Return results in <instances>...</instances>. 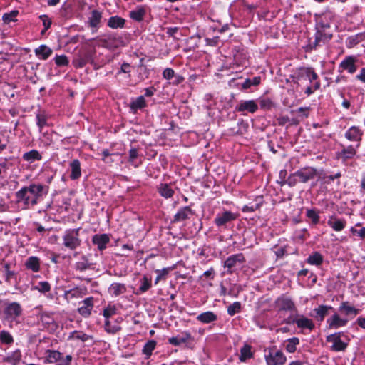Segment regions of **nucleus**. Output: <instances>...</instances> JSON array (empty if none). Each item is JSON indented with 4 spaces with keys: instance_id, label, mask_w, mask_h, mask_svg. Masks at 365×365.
I'll use <instances>...</instances> for the list:
<instances>
[{
    "instance_id": "4be33fe9",
    "label": "nucleus",
    "mask_w": 365,
    "mask_h": 365,
    "mask_svg": "<svg viewBox=\"0 0 365 365\" xmlns=\"http://www.w3.org/2000/svg\"><path fill=\"white\" fill-rule=\"evenodd\" d=\"M192 215V211L189 206H185L180 209L173 217L174 222H179L184 221L189 218L190 215Z\"/></svg>"
},
{
    "instance_id": "aec40b11",
    "label": "nucleus",
    "mask_w": 365,
    "mask_h": 365,
    "mask_svg": "<svg viewBox=\"0 0 365 365\" xmlns=\"http://www.w3.org/2000/svg\"><path fill=\"white\" fill-rule=\"evenodd\" d=\"M93 264L89 262L87 256L82 255L79 260L74 264V269L76 271L79 272H85L91 268Z\"/></svg>"
},
{
    "instance_id": "20e7f679",
    "label": "nucleus",
    "mask_w": 365,
    "mask_h": 365,
    "mask_svg": "<svg viewBox=\"0 0 365 365\" xmlns=\"http://www.w3.org/2000/svg\"><path fill=\"white\" fill-rule=\"evenodd\" d=\"M274 306L278 312H289L291 314L297 312V307L292 299L285 294H282L276 299Z\"/></svg>"
},
{
    "instance_id": "f257e3e1",
    "label": "nucleus",
    "mask_w": 365,
    "mask_h": 365,
    "mask_svg": "<svg viewBox=\"0 0 365 365\" xmlns=\"http://www.w3.org/2000/svg\"><path fill=\"white\" fill-rule=\"evenodd\" d=\"M48 191V186L32 183L17 191L16 199L18 202H22L25 206H34L43 198V195H47Z\"/></svg>"
},
{
    "instance_id": "052dcab7",
    "label": "nucleus",
    "mask_w": 365,
    "mask_h": 365,
    "mask_svg": "<svg viewBox=\"0 0 365 365\" xmlns=\"http://www.w3.org/2000/svg\"><path fill=\"white\" fill-rule=\"evenodd\" d=\"M299 182V178L296 175V172L292 175H290L284 183L287 184L289 187H294L297 185V183Z\"/></svg>"
},
{
    "instance_id": "f704fd0d",
    "label": "nucleus",
    "mask_w": 365,
    "mask_h": 365,
    "mask_svg": "<svg viewBox=\"0 0 365 365\" xmlns=\"http://www.w3.org/2000/svg\"><path fill=\"white\" fill-rule=\"evenodd\" d=\"M102 19V14L98 10H93L91 12V15L88 19V24L91 27L97 28L98 27L101 20Z\"/></svg>"
},
{
    "instance_id": "0e129e2a",
    "label": "nucleus",
    "mask_w": 365,
    "mask_h": 365,
    "mask_svg": "<svg viewBox=\"0 0 365 365\" xmlns=\"http://www.w3.org/2000/svg\"><path fill=\"white\" fill-rule=\"evenodd\" d=\"M116 312V309L114 306H108L103 309V316L108 319L109 317L115 314Z\"/></svg>"
},
{
    "instance_id": "bb28decb",
    "label": "nucleus",
    "mask_w": 365,
    "mask_h": 365,
    "mask_svg": "<svg viewBox=\"0 0 365 365\" xmlns=\"http://www.w3.org/2000/svg\"><path fill=\"white\" fill-rule=\"evenodd\" d=\"M36 56L41 60H46L51 56L53 51L46 45H41L34 50Z\"/></svg>"
},
{
    "instance_id": "72a5a7b5",
    "label": "nucleus",
    "mask_w": 365,
    "mask_h": 365,
    "mask_svg": "<svg viewBox=\"0 0 365 365\" xmlns=\"http://www.w3.org/2000/svg\"><path fill=\"white\" fill-rule=\"evenodd\" d=\"M62 354L56 350H47L46 351V361L49 364L56 363L61 360Z\"/></svg>"
},
{
    "instance_id": "412c9836",
    "label": "nucleus",
    "mask_w": 365,
    "mask_h": 365,
    "mask_svg": "<svg viewBox=\"0 0 365 365\" xmlns=\"http://www.w3.org/2000/svg\"><path fill=\"white\" fill-rule=\"evenodd\" d=\"M110 241V237L106 234L95 235L93 237L92 242L94 245H97L100 250H103L106 248L107 244Z\"/></svg>"
},
{
    "instance_id": "7ed1b4c3",
    "label": "nucleus",
    "mask_w": 365,
    "mask_h": 365,
    "mask_svg": "<svg viewBox=\"0 0 365 365\" xmlns=\"http://www.w3.org/2000/svg\"><path fill=\"white\" fill-rule=\"evenodd\" d=\"M80 230L81 228L68 229L64 232L62 240L63 245L66 248L73 250L81 245V240L79 238Z\"/></svg>"
},
{
    "instance_id": "0eeeda50",
    "label": "nucleus",
    "mask_w": 365,
    "mask_h": 365,
    "mask_svg": "<svg viewBox=\"0 0 365 365\" xmlns=\"http://www.w3.org/2000/svg\"><path fill=\"white\" fill-rule=\"evenodd\" d=\"M4 306V313L7 319L14 320L21 316L23 309L19 303L7 302Z\"/></svg>"
},
{
    "instance_id": "bf43d9fd",
    "label": "nucleus",
    "mask_w": 365,
    "mask_h": 365,
    "mask_svg": "<svg viewBox=\"0 0 365 365\" xmlns=\"http://www.w3.org/2000/svg\"><path fill=\"white\" fill-rule=\"evenodd\" d=\"M55 63L58 66H66L68 64V60L66 56L61 55L55 57Z\"/></svg>"
},
{
    "instance_id": "774afa93",
    "label": "nucleus",
    "mask_w": 365,
    "mask_h": 365,
    "mask_svg": "<svg viewBox=\"0 0 365 365\" xmlns=\"http://www.w3.org/2000/svg\"><path fill=\"white\" fill-rule=\"evenodd\" d=\"M351 232L361 238H365V227H362L359 230H356L354 227H351Z\"/></svg>"
},
{
    "instance_id": "6ab92c4d",
    "label": "nucleus",
    "mask_w": 365,
    "mask_h": 365,
    "mask_svg": "<svg viewBox=\"0 0 365 365\" xmlns=\"http://www.w3.org/2000/svg\"><path fill=\"white\" fill-rule=\"evenodd\" d=\"M331 38V34H328L324 33L323 31H317L315 34L314 41L312 43H310L309 46L312 48H316L318 46H320L321 43H326Z\"/></svg>"
},
{
    "instance_id": "864d4df0",
    "label": "nucleus",
    "mask_w": 365,
    "mask_h": 365,
    "mask_svg": "<svg viewBox=\"0 0 365 365\" xmlns=\"http://www.w3.org/2000/svg\"><path fill=\"white\" fill-rule=\"evenodd\" d=\"M151 287V279L147 277H143L141 279V284L138 289V293H144Z\"/></svg>"
},
{
    "instance_id": "9b49d317",
    "label": "nucleus",
    "mask_w": 365,
    "mask_h": 365,
    "mask_svg": "<svg viewBox=\"0 0 365 365\" xmlns=\"http://www.w3.org/2000/svg\"><path fill=\"white\" fill-rule=\"evenodd\" d=\"M237 217V214L231 211H225L216 216L215 223L217 227H226L227 223L235 220Z\"/></svg>"
},
{
    "instance_id": "4468645a",
    "label": "nucleus",
    "mask_w": 365,
    "mask_h": 365,
    "mask_svg": "<svg viewBox=\"0 0 365 365\" xmlns=\"http://www.w3.org/2000/svg\"><path fill=\"white\" fill-rule=\"evenodd\" d=\"M287 358L281 351L270 352L266 356V361L267 365H284Z\"/></svg>"
},
{
    "instance_id": "1a4fd4ad",
    "label": "nucleus",
    "mask_w": 365,
    "mask_h": 365,
    "mask_svg": "<svg viewBox=\"0 0 365 365\" xmlns=\"http://www.w3.org/2000/svg\"><path fill=\"white\" fill-rule=\"evenodd\" d=\"M364 131L358 126L350 127L345 133V138L349 141L356 142V148H359L362 140Z\"/></svg>"
},
{
    "instance_id": "e2e57ef3",
    "label": "nucleus",
    "mask_w": 365,
    "mask_h": 365,
    "mask_svg": "<svg viewBox=\"0 0 365 365\" xmlns=\"http://www.w3.org/2000/svg\"><path fill=\"white\" fill-rule=\"evenodd\" d=\"M341 176V173L340 172L336 173L334 175H325L322 178V180L324 183L329 184L331 181L335 179H339Z\"/></svg>"
},
{
    "instance_id": "6e6d98bb",
    "label": "nucleus",
    "mask_w": 365,
    "mask_h": 365,
    "mask_svg": "<svg viewBox=\"0 0 365 365\" xmlns=\"http://www.w3.org/2000/svg\"><path fill=\"white\" fill-rule=\"evenodd\" d=\"M47 118L44 113H38L36 114V123L40 131L46 125Z\"/></svg>"
},
{
    "instance_id": "a18cd8bd",
    "label": "nucleus",
    "mask_w": 365,
    "mask_h": 365,
    "mask_svg": "<svg viewBox=\"0 0 365 365\" xmlns=\"http://www.w3.org/2000/svg\"><path fill=\"white\" fill-rule=\"evenodd\" d=\"M299 344V340L297 337L289 339L285 341V349L289 353H294L297 350V346Z\"/></svg>"
},
{
    "instance_id": "3c124183",
    "label": "nucleus",
    "mask_w": 365,
    "mask_h": 365,
    "mask_svg": "<svg viewBox=\"0 0 365 365\" xmlns=\"http://www.w3.org/2000/svg\"><path fill=\"white\" fill-rule=\"evenodd\" d=\"M4 276L6 282H10L11 279L16 276V272L11 270L10 264L9 263L4 265Z\"/></svg>"
},
{
    "instance_id": "8fccbe9b",
    "label": "nucleus",
    "mask_w": 365,
    "mask_h": 365,
    "mask_svg": "<svg viewBox=\"0 0 365 365\" xmlns=\"http://www.w3.org/2000/svg\"><path fill=\"white\" fill-rule=\"evenodd\" d=\"M104 329L106 332L114 334L118 332L121 327L119 325L112 324L108 319H106L104 324Z\"/></svg>"
},
{
    "instance_id": "e433bc0d",
    "label": "nucleus",
    "mask_w": 365,
    "mask_h": 365,
    "mask_svg": "<svg viewBox=\"0 0 365 365\" xmlns=\"http://www.w3.org/2000/svg\"><path fill=\"white\" fill-rule=\"evenodd\" d=\"M23 159L25 161L31 163L35 160H41L42 159V156L38 150H31L29 152L25 153L23 155Z\"/></svg>"
},
{
    "instance_id": "de8ad7c7",
    "label": "nucleus",
    "mask_w": 365,
    "mask_h": 365,
    "mask_svg": "<svg viewBox=\"0 0 365 365\" xmlns=\"http://www.w3.org/2000/svg\"><path fill=\"white\" fill-rule=\"evenodd\" d=\"M0 342L4 344L11 345L14 342L12 335L6 330L0 331Z\"/></svg>"
},
{
    "instance_id": "49530a36",
    "label": "nucleus",
    "mask_w": 365,
    "mask_h": 365,
    "mask_svg": "<svg viewBox=\"0 0 365 365\" xmlns=\"http://www.w3.org/2000/svg\"><path fill=\"white\" fill-rule=\"evenodd\" d=\"M18 14L19 11L17 10H13L9 13L4 14L2 20L6 24H9L11 22H16L17 21L16 16Z\"/></svg>"
},
{
    "instance_id": "c85d7f7f",
    "label": "nucleus",
    "mask_w": 365,
    "mask_h": 365,
    "mask_svg": "<svg viewBox=\"0 0 365 365\" xmlns=\"http://www.w3.org/2000/svg\"><path fill=\"white\" fill-rule=\"evenodd\" d=\"M127 290L126 286L121 283H113L108 288V292L114 297L124 294Z\"/></svg>"
},
{
    "instance_id": "c03bdc74",
    "label": "nucleus",
    "mask_w": 365,
    "mask_h": 365,
    "mask_svg": "<svg viewBox=\"0 0 365 365\" xmlns=\"http://www.w3.org/2000/svg\"><path fill=\"white\" fill-rule=\"evenodd\" d=\"M156 341L154 340H149L144 345L142 352L146 356V359H149L152 355L153 351L155 349Z\"/></svg>"
},
{
    "instance_id": "393cba45",
    "label": "nucleus",
    "mask_w": 365,
    "mask_h": 365,
    "mask_svg": "<svg viewBox=\"0 0 365 365\" xmlns=\"http://www.w3.org/2000/svg\"><path fill=\"white\" fill-rule=\"evenodd\" d=\"M327 224L334 230L340 232L346 227V220L343 219H338L331 216L327 222Z\"/></svg>"
},
{
    "instance_id": "2f4dec72",
    "label": "nucleus",
    "mask_w": 365,
    "mask_h": 365,
    "mask_svg": "<svg viewBox=\"0 0 365 365\" xmlns=\"http://www.w3.org/2000/svg\"><path fill=\"white\" fill-rule=\"evenodd\" d=\"M125 20L118 16H111L108 21V26L111 29L123 28L125 26Z\"/></svg>"
},
{
    "instance_id": "423d86ee",
    "label": "nucleus",
    "mask_w": 365,
    "mask_h": 365,
    "mask_svg": "<svg viewBox=\"0 0 365 365\" xmlns=\"http://www.w3.org/2000/svg\"><path fill=\"white\" fill-rule=\"evenodd\" d=\"M287 324H296L298 328L302 329L312 330L314 327V324L312 319L304 317V315H299L297 312L295 314H290L286 319Z\"/></svg>"
},
{
    "instance_id": "79ce46f5",
    "label": "nucleus",
    "mask_w": 365,
    "mask_h": 365,
    "mask_svg": "<svg viewBox=\"0 0 365 365\" xmlns=\"http://www.w3.org/2000/svg\"><path fill=\"white\" fill-rule=\"evenodd\" d=\"M158 192L161 196L165 198L171 197L174 194V190L168 184H160L158 187Z\"/></svg>"
},
{
    "instance_id": "c9c22d12",
    "label": "nucleus",
    "mask_w": 365,
    "mask_h": 365,
    "mask_svg": "<svg viewBox=\"0 0 365 365\" xmlns=\"http://www.w3.org/2000/svg\"><path fill=\"white\" fill-rule=\"evenodd\" d=\"M86 289L81 288H74L65 292V297L67 299L81 298L86 294Z\"/></svg>"
},
{
    "instance_id": "c756f323",
    "label": "nucleus",
    "mask_w": 365,
    "mask_h": 365,
    "mask_svg": "<svg viewBox=\"0 0 365 365\" xmlns=\"http://www.w3.org/2000/svg\"><path fill=\"white\" fill-rule=\"evenodd\" d=\"M147 106V103L143 96H138L130 102V108L133 112L141 110Z\"/></svg>"
},
{
    "instance_id": "13d9d810",
    "label": "nucleus",
    "mask_w": 365,
    "mask_h": 365,
    "mask_svg": "<svg viewBox=\"0 0 365 365\" xmlns=\"http://www.w3.org/2000/svg\"><path fill=\"white\" fill-rule=\"evenodd\" d=\"M36 289L38 290L40 292L46 293L51 290V285L46 281L40 282L36 287Z\"/></svg>"
},
{
    "instance_id": "473e14b6",
    "label": "nucleus",
    "mask_w": 365,
    "mask_h": 365,
    "mask_svg": "<svg viewBox=\"0 0 365 365\" xmlns=\"http://www.w3.org/2000/svg\"><path fill=\"white\" fill-rule=\"evenodd\" d=\"M25 266L28 269L36 272L40 269V260L37 257H30L25 263Z\"/></svg>"
},
{
    "instance_id": "9d476101",
    "label": "nucleus",
    "mask_w": 365,
    "mask_h": 365,
    "mask_svg": "<svg viewBox=\"0 0 365 365\" xmlns=\"http://www.w3.org/2000/svg\"><path fill=\"white\" fill-rule=\"evenodd\" d=\"M349 322L348 318L341 317L338 313L335 312L327 320L329 329H336L342 327H345Z\"/></svg>"
},
{
    "instance_id": "b1692460",
    "label": "nucleus",
    "mask_w": 365,
    "mask_h": 365,
    "mask_svg": "<svg viewBox=\"0 0 365 365\" xmlns=\"http://www.w3.org/2000/svg\"><path fill=\"white\" fill-rule=\"evenodd\" d=\"M197 320L202 324H209L217 320V315L213 312L207 311L197 315Z\"/></svg>"
},
{
    "instance_id": "39448f33",
    "label": "nucleus",
    "mask_w": 365,
    "mask_h": 365,
    "mask_svg": "<svg viewBox=\"0 0 365 365\" xmlns=\"http://www.w3.org/2000/svg\"><path fill=\"white\" fill-rule=\"evenodd\" d=\"M342 337L347 339L343 332H336L327 336V341L331 344V351H343L346 349L348 343L343 341Z\"/></svg>"
},
{
    "instance_id": "ddd939ff",
    "label": "nucleus",
    "mask_w": 365,
    "mask_h": 365,
    "mask_svg": "<svg viewBox=\"0 0 365 365\" xmlns=\"http://www.w3.org/2000/svg\"><path fill=\"white\" fill-rule=\"evenodd\" d=\"M356 58L353 56H349L340 63L339 71H347L349 73H354L356 71L357 67L356 66Z\"/></svg>"
},
{
    "instance_id": "5fc2aeb1",
    "label": "nucleus",
    "mask_w": 365,
    "mask_h": 365,
    "mask_svg": "<svg viewBox=\"0 0 365 365\" xmlns=\"http://www.w3.org/2000/svg\"><path fill=\"white\" fill-rule=\"evenodd\" d=\"M241 303L240 302H235L228 306L227 313L230 316H234L235 314L241 312Z\"/></svg>"
},
{
    "instance_id": "09e8293b",
    "label": "nucleus",
    "mask_w": 365,
    "mask_h": 365,
    "mask_svg": "<svg viewBox=\"0 0 365 365\" xmlns=\"http://www.w3.org/2000/svg\"><path fill=\"white\" fill-rule=\"evenodd\" d=\"M21 358V354L19 349H17L11 353L6 359V361L14 365L19 362Z\"/></svg>"
},
{
    "instance_id": "7c9ffc66",
    "label": "nucleus",
    "mask_w": 365,
    "mask_h": 365,
    "mask_svg": "<svg viewBox=\"0 0 365 365\" xmlns=\"http://www.w3.org/2000/svg\"><path fill=\"white\" fill-rule=\"evenodd\" d=\"M116 41L117 38L110 35L107 38L101 39L99 41V45L106 48L114 49L118 47Z\"/></svg>"
},
{
    "instance_id": "5701e85b",
    "label": "nucleus",
    "mask_w": 365,
    "mask_h": 365,
    "mask_svg": "<svg viewBox=\"0 0 365 365\" xmlns=\"http://www.w3.org/2000/svg\"><path fill=\"white\" fill-rule=\"evenodd\" d=\"M191 339V335L189 332H182L180 334L173 336L168 339V342L174 346H180L182 344L187 342Z\"/></svg>"
},
{
    "instance_id": "a211bd4d",
    "label": "nucleus",
    "mask_w": 365,
    "mask_h": 365,
    "mask_svg": "<svg viewBox=\"0 0 365 365\" xmlns=\"http://www.w3.org/2000/svg\"><path fill=\"white\" fill-rule=\"evenodd\" d=\"M296 175L299 178L301 182H307L309 180L314 179L316 176V170L312 168H307L296 172Z\"/></svg>"
},
{
    "instance_id": "4c0bfd02",
    "label": "nucleus",
    "mask_w": 365,
    "mask_h": 365,
    "mask_svg": "<svg viewBox=\"0 0 365 365\" xmlns=\"http://www.w3.org/2000/svg\"><path fill=\"white\" fill-rule=\"evenodd\" d=\"M145 14V9L140 6L136 8V9L130 11V17L136 21H140L143 19V17Z\"/></svg>"
},
{
    "instance_id": "dca6fc26",
    "label": "nucleus",
    "mask_w": 365,
    "mask_h": 365,
    "mask_svg": "<svg viewBox=\"0 0 365 365\" xmlns=\"http://www.w3.org/2000/svg\"><path fill=\"white\" fill-rule=\"evenodd\" d=\"M258 109V106L253 100L241 101L235 107V110L238 112L244 113L247 111L254 113Z\"/></svg>"
},
{
    "instance_id": "4d7b16f0",
    "label": "nucleus",
    "mask_w": 365,
    "mask_h": 365,
    "mask_svg": "<svg viewBox=\"0 0 365 365\" xmlns=\"http://www.w3.org/2000/svg\"><path fill=\"white\" fill-rule=\"evenodd\" d=\"M89 57L86 56L84 57H78L73 60V65L76 68H83L88 62Z\"/></svg>"
},
{
    "instance_id": "338daca9",
    "label": "nucleus",
    "mask_w": 365,
    "mask_h": 365,
    "mask_svg": "<svg viewBox=\"0 0 365 365\" xmlns=\"http://www.w3.org/2000/svg\"><path fill=\"white\" fill-rule=\"evenodd\" d=\"M155 272L158 273V276L155 279V284H157L162 279L165 277L168 271L167 269H163L162 270L157 269Z\"/></svg>"
},
{
    "instance_id": "cd10ccee",
    "label": "nucleus",
    "mask_w": 365,
    "mask_h": 365,
    "mask_svg": "<svg viewBox=\"0 0 365 365\" xmlns=\"http://www.w3.org/2000/svg\"><path fill=\"white\" fill-rule=\"evenodd\" d=\"M71 180H77L81 176V169L80 161L77 159L73 160L70 163Z\"/></svg>"
},
{
    "instance_id": "ea45409f",
    "label": "nucleus",
    "mask_w": 365,
    "mask_h": 365,
    "mask_svg": "<svg viewBox=\"0 0 365 365\" xmlns=\"http://www.w3.org/2000/svg\"><path fill=\"white\" fill-rule=\"evenodd\" d=\"M356 147L353 145H349L346 148L344 147L341 150V152L340 153L341 158L344 160L353 158L356 153Z\"/></svg>"
},
{
    "instance_id": "6e6552de",
    "label": "nucleus",
    "mask_w": 365,
    "mask_h": 365,
    "mask_svg": "<svg viewBox=\"0 0 365 365\" xmlns=\"http://www.w3.org/2000/svg\"><path fill=\"white\" fill-rule=\"evenodd\" d=\"M94 307V299L89 297L78 302V312L83 317H89Z\"/></svg>"
},
{
    "instance_id": "a19ab883",
    "label": "nucleus",
    "mask_w": 365,
    "mask_h": 365,
    "mask_svg": "<svg viewBox=\"0 0 365 365\" xmlns=\"http://www.w3.org/2000/svg\"><path fill=\"white\" fill-rule=\"evenodd\" d=\"M307 262L309 264L319 266L323 262V257L319 252H315L309 256Z\"/></svg>"
},
{
    "instance_id": "37998d69",
    "label": "nucleus",
    "mask_w": 365,
    "mask_h": 365,
    "mask_svg": "<svg viewBox=\"0 0 365 365\" xmlns=\"http://www.w3.org/2000/svg\"><path fill=\"white\" fill-rule=\"evenodd\" d=\"M251 346L245 344L240 349V355L239 359L241 361H245L247 359L252 357V352L251 351Z\"/></svg>"
},
{
    "instance_id": "f8f14e48",
    "label": "nucleus",
    "mask_w": 365,
    "mask_h": 365,
    "mask_svg": "<svg viewBox=\"0 0 365 365\" xmlns=\"http://www.w3.org/2000/svg\"><path fill=\"white\" fill-rule=\"evenodd\" d=\"M245 259L242 253L232 255L227 257L224 262V267L228 269L229 273H232V269L237 266H240L245 262Z\"/></svg>"
},
{
    "instance_id": "680f3d73",
    "label": "nucleus",
    "mask_w": 365,
    "mask_h": 365,
    "mask_svg": "<svg viewBox=\"0 0 365 365\" xmlns=\"http://www.w3.org/2000/svg\"><path fill=\"white\" fill-rule=\"evenodd\" d=\"M320 82L319 81H314L313 86H308L304 93L307 94V96H310L315 91L319 90L320 88Z\"/></svg>"
},
{
    "instance_id": "a878e982",
    "label": "nucleus",
    "mask_w": 365,
    "mask_h": 365,
    "mask_svg": "<svg viewBox=\"0 0 365 365\" xmlns=\"http://www.w3.org/2000/svg\"><path fill=\"white\" fill-rule=\"evenodd\" d=\"M93 337L91 335H88L82 331L75 330L71 331L68 336V341L79 340L82 342H86L89 339H92Z\"/></svg>"
},
{
    "instance_id": "2eb2a0df",
    "label": "nucleus",
    "mask_w": 365,
    "mask_h": 365,
    "mask_svg": "<svg viewBox=\"0 0 365 365\" xmlns=\"http://www.w3.org/2000/svg\"><path fill=\"white\" fill-rule=\"evenodd\" d=\"M339 311L344 316V318L353 319L359 313V309L350 305L348 302H343L339 307Z\"/></svg>"
},
{
    "instance_id": "603ef678",
    "label": "nucleus",
    "mask_w": 365,
    "mask_h": 365,
    "mask_svg": "<svg viewBox=\"0 0 365 365\" xmlns=\"http://www.w3.org/2000/svg\"><path fill=\"white\" fill-rule=\"evenodd\" d=\"M306 216L312 220V224L317 225L319 222V212L315 210L308 209L306 212Z\"/></svg>"
},
{
    "instance_id": "f3484780",
    "label": "nucleus",
    "mask_w": 365,
    "mask_h": 365,
    "mask_svg": "<svg viewBox=\"0 0 365 365\" xmlns=\"http://www.w3.org/2000/svg\"><path fill=\"white\" fill-rule=\"evenodd\" d=\"M334 308L331 306L328 305H319V307L313 309V317L319 322H322L325 317L327 316L330 311H334Z\"/></svg>"
},
{
    "instance_id": "69168bd1",
    "label": "nucleus",
    "mask_w": 365,
    "mask_h": 365,
    "mask_svg": "<svg viewBox=\"0 0 365 365\" xmlns=\"http://www.w3.org/2000/svg\"><path fill=\"white\" fill-rule=\"evenodd\" d=\"M40 19L42 21L43 25L44 26V30H48L51 25V19L47 15H41L39 16Z\"/></svg>"
},
{
    "instance_id": "58836bf2",
    "label": "nucleus",
    "mask_w": 365,
    "mask_h": 365,
    "mask_svg": "<svg viewBox=\"0 0 365 365\" xmlns=\"http://www.w3.org/2000/svg\"><path fill=\"white\" fill-rule=\"evenodd\" d=\"M261 82L260 76H255L253 78H247L244 82L240 84V88L242 90H247L251 86H258Z\"/></svg>"
},
{
    "instance_id": "f03ea898",
    "label": "nucleus",
    "mask_w": 365,
    "mask_h": 365,
    "mask_svg": "<svg viewBox=\"0 0 365 365\" xmlns=\"http://www.w3.org/2000/svg\"><path fill=\"white\" fill-rule=\"evenodd\" d=\"M292 81L299 85L301 82L309 81L310 83L318 79V75L312 68L301 67L297 69L291 75Z\"/></svg>"
}]
</instances>
